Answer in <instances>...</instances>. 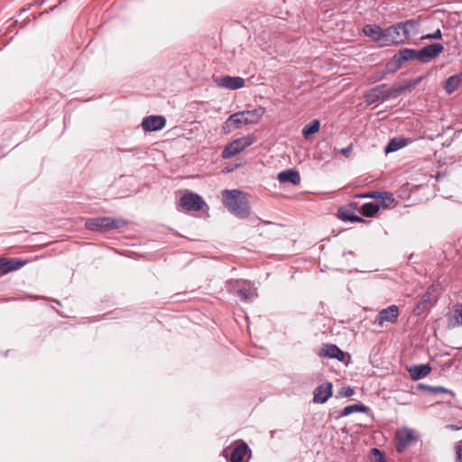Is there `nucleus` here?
Listing matches in <instances>:
<instances>
[{
    "mask_svg": "<svg viewBox=\"0 0 462 462\" xmlns=\"http://www.w3.org/2000/svg\"><path fill=\"white\" fill-rule=\"evenodd\" d=\"M225 206L236 217L245 218L250 214V206L244 193L237 189H225L222 192Z\"/></svg>",
    "mask_w": 462,
    "mask_h": 462,
    "instance_id": "1",
    "label": "nucleus"
},
{
    "mask_svg": "<svg viewBox=\"0 0 462 462\" xmlns=\"http://www.w3.org/2000/svg\"><path fill=\"white\" fill-rule=\"evenodd\" d=\"M126 224L127 222L122 218L100 217L87 219L85 226L91 231H108L121 228Z\"/></svg>",
    "mask_w": 462,
    "mask_h": 462,
    "instance_id": "2",
    "label": "nucleus"
},
{
    "mask_svg": "<svg viewBox=\"0 0 462 462\" xmlns=\"http://www.w3.org/2000/svg\"><path fill=\"white\" fill-rule=\"evenodd\" d=\"M254 142L253 135H245L240 138L235 139L231 143H227L222 152V157L224 159H229L239 152L245 150L247 147L252 145Z\"/></svg>",
    "mask_w": 462,
    "mask_h": 462,
    "instance_id": "3",
    "label": "nucleus"
},
{
    "mask_svg": "<svg viewBox=\"0 0 462 462\" xmlns=\"http://www.w3.org/2000/svg\"><path fill=\"white\" fill-rule=\"evenodd\" d=\"M416 59L419 60L418 51L408 48L402 49L387 62L386 69L388 72H394L402 67L403 62Z\"/></svg>",
    "mask_w": 462,
    "mask_h": 462,
    "instance_id": "4",
    "label": "nucleus"
},
{
    "mask_svg": "<svg viewBox=\"0 0 462 462\" xmlns=\"http://www.w3.org/2000/svg\"><path fill=\"white\" fill-rule=\"evenodd\" d=\"M436 291L437 288L435 285H430L427 289V291L422 295L412 311L414 316H421L434 306L438 300V297L435 295Z\"/></svg>",
    "mask_w": 462,
    "mask_h": 462,
    "instance_id": "5",
    "label": "nucleus"
},
{
    "mask_svg": "<svg viewBox=\"0 0 462 462\" xmlns=\"http://www.w3.org/2000/svg\"><path fill=\"white\" fill-rule=\"evenodd\" d=\"M406 41L400 23L384 29V46L404 43Z\"/></svg>",
    "mask_w": 462,
    "mask_h": 462,
    "instance_id": "6",
    "label": "nucleus"
},
{
    "mask_svg": "<svg viewBox=\"0 0 462 462\" xmlns=\"http://www.w3.org/2000/svg\"><path fill=\"white\" fill-rule=\"evenodd\" d=\"M215 84L229 90H236L245 87V80L242 77L220 76L214 79Z\"/></svg>",
    "mask_w": 462,
    "mask_h": 462,
    "instance_id": "7",
    "label": "nucleus"
},
{
    "mask_svg": "<svg viewBox=\"0 0 462 462\" xmlns=\"http://www.w3.org/2000/svg\"><path fill=\"white\" fill-rule=\"evenodd\" d=\"M205 204L203 199L195 193L183 195L180 199V205L186 211H199Z\"/></svg>",
    "mask_w": 462,
    "mask_h": 462,
    "instance_id": "8",
    "label": "nucleus"
},
{
    "mask_svg": "<svg viewBox=\"0 0 462 462\" xmlns=\"http://www.w3.org/2000/svg\"><path fill=\"white\" fill-rule=\"evenodd\" d=\"M399 308L397 305H390L389 307L381 310L375 317L374 324L382 327L384 322L394 324L397 322L399 317Z\"/></svg>",
    "mask_w": 462,
    "mask_h": 462,
    "instance_id": "9",
    "label": "nucleus"
},
{
    "mask_svg": "<svg viewBox=\"0 0 462 462\" xmlns=\"http://www.w3.org/2000/svg\"><path fill=\"white\" fill-rule=\"evenodd\" d=\"M444 50L443 44L435 42L427 45L418 51L419 60L421 63H428L436 59Z\"/></svg>",
    "mask_w": 462,
    "mask_h": 462,
    "instance_id": "10",
    "label": "nucleus"
},
{
    "mask_svg": "<svg viewBox=\"0 0 462 462\" xmlns=\"http://www.w3.org/2000/svg\"><path fill=\"white\" fill-rule=\"evenodd\" d=\"M166 125V118L163 116H149L143 119L142 127L145 132H155L162 130Z\"/></svg>",
    "mask_w": 462,
    "mask_h": 462,
    "instance_id": "11",
    "label": "nucleus"
},
{
    "mask_svg": "<svg viewBox=\"0 0 462 462\" xmlns=\"http://www.w3.org/2000/svg\"><path fill=\"white\" fill-rule=\"evenodd\" d=\"M236 294L243 301H250L254 298L255 289L253 284L246 281L236 282Z\"/></svg>",
    "mask_w": 462,
    "mask_h": 462,
    "instance_id": "12",
    "label": "nucleus"
},
{
    "mask_svg": "<svg viewBox=\"0 0 462 462\" xmlns=\"http://www.w3.org/2000/svg\"><path fill=\"white\" fill-rule=\"evenodd\" d=\"M333 393V385L329 382L319 385L313 392V402L315 403H325Z\"/></svg>",
    "mask_w": 462,
    "mask_h": 462,
    "instance_id": "13",
    "label": "nucleus"
},
{
    "mask_svg": "<svg viewBox=\"0 0 462 462\" xmlns=\"http://www.w3.org/2000/svg\"><path fill=\"white\" fill-rule=\"evenodd\" d=\"M415 439L414 431L410 429L399 430L396 435V450L399 453L403 452L408 445Z\"/></svg>",
    "mask_w": 462,
    "mask_h": 462,
    "instance_id": "14",
    "label": "nucleus"
},
{
    "mask_svg": "<svg viewBox=\"0 0 462 462\" xmlns=\"http://www.w3.org/2000/svg\"><path fill=\"white\" fill-rule=\"evenodd\" d=\"M244 124V117L241 111L232 114L223 124L222 131L224 134H229L232 131L240 128Z\"/></svg>",
    "mask_w": 462,
    "mask_h": 462,
    "instance_id": "15",
    "label": "nucleus"
},
{
    "mask_svg": "<svg viewBox=\"0 0 462 462\" xmlns=\"http://www.w3.org/2000/svg\"><path fill=\"white\" fill-rule=\"evenodd\" d=\"M29 261L20 258H4L2 257L1 272L2 275L10 272L17 271L24 266Z\"/></svg>",
    "mask_w": 462,
    "mask_h": 462,
    "instance_id": "16",
    "label": "nucleus"
},
{
    "mask_svg": "<svg viewBox=\"0 0 462 462\" xmlns=\"http://www.w3.org/2000/svg\"><path fill=\"white\" fill-rule=\"evenodd\" d=\"M320 356H327L329 358H336L338 361L344 362L346 356V353L342 351L336 345L325 344L321 348Z\"/></svg>",
    "mask_w": 462,
    "mask_h": 462,
    "instance_id": "17",
    "label": "nucleus"
},
{
    "mask_svg": "<svg viewBox=\"0 0 462 462\" xmlns=\"http://www.w3.org/2000/svg\"><path fill=\"white\" fill-rule=\"evenodd\" d=\"M431 371L429 364L415 365L408 368V372L412 380L417 381L426 377Z\"/></svg>",
    "mask_w": 462,
    "mask_h": 462,
    "instance_id": "18",
    "label": "nucleus"
},
{
    "mask_svg": "<svg viewBox=\"0 0 462 462\" xmlns=\"http://www.w3.org/2000/svg\"><path fill=\"white\" fill-rule=\"evenodd\" d=\"M364 32L366 36L372 38L374 41L379 42L381 45H383L384 29H382L379 25H365L364 28Z\"/></svg>",
    "mask_w": 462,
    "mask_h": 462,
    "instance_id": "19",
    "label": "nucleus"
},
{
    "mask_svg": "<svg viewBox=\"0 0 462 462\" xmlns=\"http://www.w3.org/2000/svg\"><path fill=\"white\" fill-rule=\"evenodd\" d=\"M244 117V124L252 125L256 124L265 113V108L259 106L253 110L241 111Z\"/></svg>",
    "mask_w": 462,
    "mask_h": 462,
    "instance_id": "20",
    "label": "nucleus"
},
{
    "mask_svg": "<svg viewBox=\"0 0 462 462\" xmlns=\"http://www.w3.org/2000/svg\"><path fill=\"white\" fill-rule=\"evenodd\" d=\"M247 452H250L248 445L241 441L233 448L229 462H247L245 460Z\"/></svg>",
    "mask_w": 462,
    "mask_h": 462,
    "instance_id": "21",
    "label": "nucleus"
},
{
    "mask_svg": "<svg viewBox=\"0 0 462 462\" xmlns=\"http://www.w3.org/2000/svg\"><path fill=\"white\" fill-rule=\"evenodd\" d=\"M277 179L281 183L290 182L293 185H298L300 182V173L291 169L280 172Z\"/></svg>",
    "mask_w": 462,
    "mask_h": 462,
    "instance_id": "22",
    "label": "nucleus"
},
{
    "mask_svg": "<svg viewBox=\"0 0 462 462\" xmlns=\"http://www.w3.org/2000/svg\"><path fill=\"white\" fill-rule=\"evenodd\" d=\"M403 35L406 40L418 33L419 22L415 19H410L400 23Z\"/></svg>",
    "mask_w": 462,
    "mask_h": 462,
    "instance_id": "23",
    "label": "nucleus"
},
{
    "mask_svg": "<svg viewBox=\"0 0 462 462\" xmlns=\"http://www.w3.org/2000/svg\"><path fill=\"white\" fill-rule=\"evenodd\" d=\"M385 86H386L385 84H381V85H378V86L371 88L369 91H367L365 94V101L368 104H374L375 102H383V97H381V95H380V88H385Z\"/></svg>",
    "mask_w": 462,
    "mask_h": 462,
    "instance_id": "24",
    "label": "nucleus"
},
{
    "mask_svg": "<svg viewBox=\"0 0 462 462\" xmlns=\"http://www.w3.org/2000/svg\"><path fill=\"white\" fill-rule=\"evenodd\" d=\"M320 128V122L318 119H314L309 124L305 125L301 130L302 135L307 139L310 135L316 134Z\"/></svg>",
    "mask_w": 462,
    "mask_h": 462,
    "instance_id": "25",
    "label": "nucleus"
},
{
    "mask_svg": "<svg viewBox=\"0 0 462 462\" xmlns=\"http://www.w3.org/2000/svg\"><path fill=\"white\" fill-rule=\"evenodd\" d=\"M338 217L342 220L353 223L364 221L361 217L355 215L352 211H349V208H340L338 210Z\"/></svg>",
    "mask_w": 462,
    "mask_h": 462,
    "instance_id": "26",
    "label": "nucleus"
},
{
    "mask_svg": "<svg viewBox=\"0 0 462 462\" xmlns=\"http://www.w3.org/2000/svg\"><path fill=\"white\" fill-rule=\"evenodd\" d=\"M379 205L373 202L365 203L361 208V214L365 217H373L379 211Z\"/></svg>",
    "mask_w": 462,
    "mask_h": 462,
    "instance_id": "27",
    "label": "nucleus"
},
{
    "mask_svg": "<svg viewBox=\"0 0 462 462\" xmlns=\"http://www.w3.org/2000/svg\"><path fill=\"white\" fill-rule=\"evenodd\" d=\"M367 411V407L362 403H355L352 405H348L345 407L340 415L343 417L348 416L354 412H365Z\"/></svg>",
    "mask_w": 462,
    "mask_h": 462,
    "instance_id": "28",
    "label": "nucleus"
},
{
    "mask_svg": "<svg viewBox=\"0 0 462 462\" xmlns=\"http://www.w3.org/2000/svg\"><path fill=\"white\" fill-rule=\"evenodd\" d=\"M405 140L402 138H393L384 148L385 153L396 152L405 146Z\"/></svg>",
    "mask_w": 462,
    "mask_h": 462,
    "instance_id": "29",
    "label": "nucleus"
},
{
    "mask_svg": "<svg viewBox=\"0 0 462 462\" xmlns=\"http://www.w3.org/2000/svg\"><path fill=\"white\" fill-rule=\"evenodd\" d=\"M459 85V78L457 76H451L445 82V90L448 94H451L458 88Z\"/></svg>",
    "mask_w": 462,
    "mask_h": 462,
    "instance_id": "30",
    "label": "nucleus"
},
{
    "mask_svg": "<svg viewBox=\"0 0 462 462\" xmlns=\"http://www.w3.org/2000/svg\"><path fill=\"white\" fill-rule=\"evenodd\" d=\"M380 95H381V97H383V102L387 101L391 98L397 97L399 96L396 87H393L387 90H383V88H380Z\"/></svg>",
    "mask_w": 462,
    "mask_h": 462,
    "instance_id": "31",
    "label": "nucleus"
},
{
    "mask_svg": "<svg viewBox=\"0 0 462 462\" xmlns=\"http://www.w3.org/2000/svg\"><path fill=\"white\" fill-rule=\"evenodd\" d=\"M356 198H360V199H381V203H382V206H384V197H382V193L379 192V191H373V192H368V193H361V194H357L356 195Z\"/></svg>",
    "mask_w": 462,
    "mask_h": 462,
    "instance_id": "32",
    "label": "nucleus"
},
{
    "mask_svg": "<svg viewBox=\"0 0 462 462\" xmlns=\"http://www.w3.org/2000/svg\"><path fill=\"white\" fill-rule=\"evenodd\" d=\"M441 37H442V33H441L440 29H437L432 33H428V34L421 36V40H431V39L437 40V39H440Z\"/></svg>",
    "mask_w": 462,
    "mask_h": 462,
    "instance_id": "33",
    "label": "nucleus"
},
{
    "mask_svg": "<svg viewBox=\"0 0 462 462\" xmlns=\"http://www.w3.org/2000/svg\"><path fill=\"white\" fill-rule=\"evenodd\" d=\"M412 88V85L411 84L410 81H404L402 84L396 87L399 95L404 91L411 90Z\"/></svg>",
    "mask_w": 462,
    "mask_h": 462,
    "instance_id": "34",
    "label": "nucleus"
},
{
    "mask_svg": "<svg viewBox=\"0 0 462 462\" xmlns=\"http://www.w3.org/2000/svg\"><path fill=\"white\" fill-rule=\"evenodd\" d=\"M456 458L457 462H462V440L456 444Z\"/></svg>",
    "mask_w": 462,
    "mask_h": 462,
    "instance_id": "35",
    "label": "nucleus"
},
{
    "mask_svg": "<svg viewBox=\"0 0 462 462\" xmlns=\"http://www.w3.org/2000/svg\"><path fill=\"white\" fill-rule=\"evenodd\" d=\"M359 204L358 202H349L344 208H349V211L358 210Z\"/></svg>",
    "mask_w": 462,
    "mask_h": 462,
    "instance_id": "36",
    "label": "nucleus"
},
{
    "mask_svg": "<svg viewBox=\"0 0 462 462\" xmlns=\"http://www.w3.org/2000/svg\"><path fill=\"white\" fill-rule=\"evenodd\" d=\"M382 197H384V201L385 202H393V194L391 193H382ZM388 205L386 203H384V206L383 207H387Z\"/></svg>",
    "mask_w": 462,
    "mask_h": 462,
    "instance_id": "37",
    "label": "nucleus"
},
{
    "mask_svg": "<svg viewBox=\"0 0 462 462\" xmlns=\"http://www.w3.org/2000/svg\"><path fill=\"white\" fill-rule=\"evenodd\" d=\"M351 152H352V145H348L347 147L343 148L341 150V153L343 155H345L346 157H348L351 154Z\"/></svg>",
    "mask_w": 462,
    "mask_h": 462,
    "instance_id": "38",
    "label": "nucleus"
},
{
    "mask_svg": "<svg viewBox=\"0 0 462 462\" xmlns=\"http://www.w3.org/2000/svg\"><path fill=\"white\" fill-rule=\"evenodd\" d=\"M422 80L421 77H418L412 80H409L411 84L412 85V88H414L418 84H420Z\"/></svg>",
    "mask_w": 462,
    "mask_h": 462,
    "instance_id": "39",
    "label": "nucleus"
},
{
    "mask_svg": "<svg viewBox=\"0 0 462 462\" xmlns=\"http://www.w3.org/2000/svg\"><path fill=\"white\" fill-rule=\"evenodd\" d=\"M456 318L462 324V307L456 310Z\"/></svg>",
    "mask_w": 462,
    "mask_h": 462,
    "instance_id": "40",
    "label": "nucleus"
},
{
    "mask_svg": "<svg viewBox=\"0 0 462 462\" xmlns=\"http://www.w3.org/2000/svg\"><path fill=\"white\" fill-rule=\"evenodd\" d=\"M373 452L377 453L380 456V457L378 458V460H376V462H384L383 457L382 453L379 451V449L373 448Z\"/></svg>",
    "mask_w": 462,
    "mask_h": 462,
    "instance_id": "41",
    "label": "nucleus"
},
{
    "mask_svg": "<svg viewBox=\"0 0 462 462\" xmlns=\"http://www.w3.org/2000/svg\"><path fill=\"white\" fill-rule=\"evenodd\" d=\"M354 394V390L352 388L346 389L345 396H352Z\"/></svg>",
    "mask_w": 462,
    "mask_h": 462,
    "instance_id": "42",
    "label": "nucleus"
},
{
    "mask_svg": "<svg viewBox=\"0 0 462 462\" xmlns=\"http://www.w3.org/2000/svg\"><path fill=\"white\" fill-rule=\"evenodd\" d=\"M436 391L445 393V392H447V389H445L444 387L439 386L436 388Z\"/></svg>",
    "mask_w": 462,
    "mask_h": 462,
    "instance_id": "43",
    "label": "nucleus"
}]
</instances>
